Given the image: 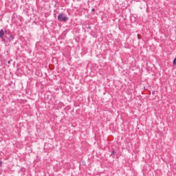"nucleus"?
Segmentation results:
<instances>
[{
    "label": "nucleus",
    "mask_w": 176,
    "mask_h": 176,
    "mask_svg": "<svg viewBox=\"0 0 176 176\" xmlns=\"http://www.w3.org/2000/svg\"><path fill=\"white\" fill-rule=\"evenodd\" d=\"M91 11H92V12H94V11H95L94 8H93V9L91 10Z\"/></svg>",
    "instance_id": "20e7f679"
},
{
    "label": "nucleus",
    "mask_w": 176,
    "mask_h": 176,
    "mask_svg": "<svg viewBox=\"0 0 176 176\" xmlns=\"http://www.w3.org/2000/svg\"><path fill=\"white\" fill-rule=\"evenodd\" d=\"M173 65H176V58H175L174 60H173Z\"/></svg>",
    "instance_id": "7ed1b4c3"
},
{
    "label": "nucleus",
    "mask_w": 176,
    "mask_h": 176,
    "mask_svg": "<svg viewBox=\"0 0 176 176\" xmlns=\"http://www.w3.org/2000/svg\"><path fill=\"white\" fill-rule=\"evenodd\" d=\"M58 21H67L68 18L64 15V14L61 13L58 16Z\"/></svg>",
    "instance_id": "f257e3e1"
},
{
    "label": "nucleus",
    "mask_w": 176,
    "mask_h": 176,
    "mask_svg": "<svg viewBox=\"0 0 176 176\" xmlns=\"http://www.w3.org/2000/svg\"><path fill=\"white\" fill-rule=\"evenodd\" d=\"M4 35H5V32H3V30H1L0 31V38H3Z\"/></svg>",
    "instance_id": "f03ea898"
}]
</instances>
